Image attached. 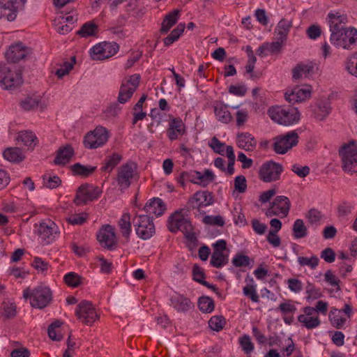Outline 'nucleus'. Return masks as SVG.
Segmentation results:
<instances>
[{"label": "nucleus", "instance_id": "obj_55", "mask_svg": "<svg viewBox=\"0 0 357 357\" xmlns=\"http://www.w3.org/2000/svg\"><path fill=\"white\" fill-rule=\"evenodd\" d=\"M243 292L245 296L249 297L254 303L259 302V297L256 291V287L253 284H248L243 287Z\"/></svg>", "mask_w": 357, "mask_h": 357}, {"label": "nucleus", "instance_id": "obj_52", "mask_svg": "<svg viewBox=\"0 0 357 357\" xmlns=\"http://www.w3.org/2000/svg\"><path fill=\"white\" fill-rule=\"evenodd\" d=\"M305 289L307 295L306 298L308 301L317 299L322 296L320 289L316 288L315 286L310 282H307Z\"/></svg>", "mask_w": 357, "mask_h": 357}, {"label": "nucleus", "instance_id": "obj_62", "mask_svg": "<svg viewBox=\"0 0 357 357\" xmlns=\"http://www.w3.org/2000/svg\"><path fill=\"white\" fill-rule=\"evenodd\" d=\"M353 205L346 201L340 203L337 206V213L339 217H345L351 213Z\"/></svg>", "mask_w": 357, "mask_h": 357}, {"label": "nucleus", "instance_id": "obj_6", "mask_svg": "<svg viewBox=\"0 0 357 357\" xmlns=\"http://www.w3.org/2000/svg\"><path fill=\"white\" fill-rule=\"evenodd\" d=\"M214 179L215 174L211 170L206 169L204 170V174L194 170L182 172L177 178V182L181 184L182 187L185 186V181L199 184L202 187H206L209 183L213 182Z\"/></svg>", "mask_w": 357, "mask_h": 357}, {"label": "nucleus", "instance_id": "obj_48", "mask_svg": "<svg viewBox=\"0 0 357 357\" xmlns=\"http://www.w3.org/2000/svg\"><path fill=\"white\" fill-rule=\"evenodd\" d=\"M62 325V322L59 320H56L52 322L47 328V333L50 338L54 341H60L62 339V335L56 331Z\"/></svg>", "mask_w": 357, "mask_h": 357}, {"label": "nucleus", "instance_id": "obj_21", "mask_svg": "<svg viewBox=\"0 0 357 357\" xmlns=\"http://www.w3.org/2000/svg\"><path fill=\"white\" fill-rule=\"evenodd\" d=\"M132 178L133 168L132 163L127 162L119 169L116 181L121 190L130 187Z\"/></svg>", "mask_w": 357, "mask_h": 357}, {"label": "nucleus", "instance_id": "obj_47", "mask_svg": "<svg viewBox=\"0 0 357 357\" xmlns=\"http://www.w3.org/2000/svg\"><path fill=\"white\" fill-rule=\"evenodd\" d=\"M43 185L49 189H54L61 184V178L56 175L45 174L43 176Z\"/></svg>", "mask_w": 357, "mask_h": 357}, {"label": "nucleus", "instance_id": "obj_37", "mask_svg": "<svg viewBox=\"0 0 357 357\" xmlns=\"http://www.w3.org/2000/svg\"><path fill=\"white\" fill-rule=\"evenodd\" d=\"M118 225L120 227L123 236L126 239H128L132 231L130 213H123L119 220Z\"/></svg>", "mask_w": 357, "mask_h": 357}, {"label": "nucleus", "instance_id": "obj_1", "mask_svg": "<svg viewBox=\"0 0 357 357\" xmlns=\"http://www.w3.org/2000/svg\"><path fill=\"white\" fill-rule=\"evenodd\" d=\"M327 20L331 32V43L337 48L352 50L357 45V29L353 26H347V15L340 12L329 13Z\"/></svg>", "mask_w": 357, "mask_h": 357}, {"label": "nucleus", "instance_id": "obj_38", "mask_svg": "<svg viewBox=\"0 0 357 357\" xmlns=\"http://www.w3.org/2000/svg\"><path fill=\"white\" fill-rule=\"evenodd\" d=\"M96 169V167L85 166L79 162L75 163L71 166L73 175L81 176L82 177H88L90 174L93 173Z\"/></svg>", "mask_w": 357, "mask_h": 357}, {"label": "nucleus", "instance_id": "obj_27", "mask_svg": "<svg viewBox=\"0 0 357 357\" xmlns=\"http://www.w3.org/2000/svg\"><path fill=\"white\" fill-rule=\"evenodd\" d=\"M171 304L178 312H185L194 307L190 300L183 295L175 294L170 298Z\"/></svg>", "mask_w": 357, "mask_h": 357}, {"label": "nucleus", "instance_id": "obj_7", "mask_svg": "<svg viewBox=\"0 0 357 357\" xmlns=\"http://www.w3.org/2000/svg\"><path fill=\"white\" fill-rule=\"evenodd\" d=\"M268 114L272 120L284 126L297 123L300 119V113L296 108L275 107L268 109Z\"/></svg>", "mask_w": 357, "mask_h": 357}, {"label": "nucleus", "instance_id": "obj_3", "mask_svg": "<svg viewBox=\"0 0 357 357\" xmlns=\"http://www.w3.org/2000/svg\"><path fill=\"white\" fill-rule=\"evenodd\" d=\"M182 211L183 209L176 211L169 217L167 228L172 233L182 231L189 241L195 243L197 241V237L193 232V227L190 221L184 218Z\"/></svg>", "mask_w": 357, "mask_h": 357}, {"label": "nucleus", "instance_id": "obj_45", "mask_svg": "<svg viewBox=\"0 0 357 357\" xmlns=\"http://www.w3.org/2000/svg\"><path fill=\"white\" fill-rule=\"evenodd\" d=\"M198 307L204 313H210L214 310V301L208 296H202L198 300Z\"/></svg>", "mask_w": 357, "mask_h": 357}, {"label": "nucleus", "instance_id": "obj_23", "mask_svg": "<svg viewBox=\"0 0 357 357\" xmlns=\"http://www.w3.org/2000/svg\"><path fill=\"white\" fill-rule=\"evenodd\" d=\"M185 124L180 118L172 117L169 122V127L167 130V135L171 140H175L185 133Z\"/></svg>", "mask_w": 357, "mask_h": 357}, {"label": "nucleus", "instance_id": "obj_35", "mask_svg": "<svg viewBox=\"0 0 357 357\" xmlns=\"http://www.w3.org/2000/svg\"><path fill=\"white\" fill-rule=\"evenodd\" d=\"M342 311L333 307L329 313L328 318L332 326L337 329L342 328L347 321V318L341 315Z\"/></svg>", "mask_w": 357, "mask_h": 357}, {"label": "nucleus", "instance_id": "obj_36", "mask_svg": "<svg viewBox=\"0 0 357 357\" xmlns=\"http://www.w3.org/2000/svg\"><path fill=\"white\" fill-rule=\"evenodd\" d=\"M292 26V23L286 19H282L278 24L275 33L277 34V38L286 42L288 33Z\"/></svg>", "mask_w": 357, "mask_h": 357}, {"label": "nucleus", "instance_id": "obj_43", "mask_svg": "<svg viewBox=\"0 0 357 357\" xmlns=\"http://www.w3.org/2000/svg\"><path fill=\"white\" fill-rule=\"evenodd\" d=\"M228 261L227 256L223 252L213 251L211 257L210 264L213 267L222 268Z\"/></svg>", "mask_w": 357, "mask_h": 357}, {"label": "nucleus", "instance_id": "obj_44", "mask_svg": "<svg viewBox=\"0 0 357 357\" xmlns=\"http://www.w3.org/2000/svg\"><path fill=\"white\" fill-rule=\"evenodd\" d=\"M292 230L294 232V236L296 239L304 238L307 234V229L305 225L303 220L301 219H297L295 220Z\"/></svg>", "mask_w": 357, "mask_h": 357}, {"label": "nucleus", "instance_id": "obj_42", "mask_svg": "<svg viewBox=\"0 0 357 357\" xmlns=\"http://www.w3.org/2000/svg\"><path fill=\"white\" fill-rule=\"evenodd\" d=\"M313 66L312 64H298L292 70V77L294 79H300L303 75L307 76L313 70Z\"/></svg>", "mask_w": 357, "mask_h": 357}, {"label": "nucleus", "instance_id": "obj_17", "mask_svg": "<svg viewBox=\"0 0 357 357\" xmlns=\"http://www.w3.org/2000/svg\"><path fill=\"white\" fill-rule=\"evenodd\" d=\"M97 239L104 248L109 250L114 249L116 240L114 227L110 225L102 226L97 234Z\"/></svg>", "mask_w": 357, "mask_h": 357}, {"label": "nucleus", "instance_id": "obj_4", "mask_svg": "<svg viewBox=\"0 0 357 357\" xmlns=\"http://www.w3.org/2000/svg\"><path fill=\"white\" fill-rule=\"evenodd\" d=\"M355 141L343 144L339 149V156L341 158L342 170L353 174L357 172V149Z\"/></svg>", "mask_w": 357, "mask_h": 357}, {"label": "nucleus", "instance_id": "obj_50", "mask_svg": "<svg viewBox=\"0 0 357 357\" xmlns=\"http://www.w3.org/2000/svg\"><path fill=\"white\" fill-rule=\"evenodd\" d=\"M64 281L68 286L77 287L82 284V278L75 272H70L65 275Z\"/></svg>", "mask_w": 357, "mask_h": 357}, {"label": "nucleus", "instance_id": "obj_61", "mask_svg": "<svg viewBox=\"0 0 357 357\" xmlns=\"http://www.w3.org/2000/svg\"><path fill=\"white\" fill-rule=\"evenodd\" d=\"M209 146L215 153L224 155L226 145L225 143L221 142L217 137H213L211 139Z\"/></svg>", "mask_w": 357, "mask_h": 357}, {"label": "nucleus", "instance_id": "obj_34", "mask_svg": "<svg viewBox=\"0 0 357 357\" xmlns=\"http://www.w3.org/2000/svg\"><path fill=\"white\" fill-rule=\"evenodd\" d=\"M3 158L11 162H20L24 158L21 149L17 147L7 148L3 153Z\"/></svg>", "mask_w": 357, "mask_h": 357}, {"label": "nucleus", "instance_id": "obj_2", "mask_svg": "<svg viewBox=\"0 0 357 357\" xmlns=\"http://www.w3.org/2000/svg\"><path fill=\"white\" fill-rule=\"evenodd\" d=\"M23 82L22 72L11 63L0 64V86L5 90H15Z\"/></svg>", "mask_w": 357, "mask_h": 357}, {"label": "nucleus", "instance_id": "obj_56", "mask_svg": "<svg viewBox=\"0 0 357 357\" xmlns=\"http://www.w3.org/2000/svg\"><path fill=\"white\" fill-rule=\"evenodd\" d=\"M17 139L21 141L25 146H31L35 139L37 141V137L32 132L25 131L19 134Z\"/></svg>", "mask_w": 357, "mask_h": 357}, {"label": "nucleus", "instance_id": "obj_18", "mask_svg": "<svg viewBox=\"0 0 357 357\" xmlns=\"http://www.w3.org/2000/svg\"><path fill=\"white\" fill-rule=\"evenodd\" d=\"M119 49V46L116 43L104 42L93 46L91 50L96 56L95 59L102 60L114 55Z\"/></svg>", "mask_w": 357, "mask_h": 357}, {"label": "nucleus", "instance_id": "obj_46", "mask_svg": "<svg viewBox=\"0 0 357 357\" xmlns=\"http://www.w3.org/2000/svg\"><path fill=\"white\" fill-rule=\"evenodd\" d=\"M331 109V107L328 100L319 101L317 103V117L321 121L324 120L328 115Z\"/></svg>", "mask_w": 357, "mask_h": 357}, {"label": "nucleus", "instance_id": "obj_24", "mask_svg": "<svg viewBox=\"0 0 357 357\" xmlns=\"http://www.w3.org/2000/svg\"><path fill=\"white\" fill-rule=\"evenodd\" d=\"M236 144L240 149L252 151L257 146V140L249 132H240L236 135Z\"/></svg>", "mask_w": 357, "mask_h": 357}, {"label": "nucleus", "instance_id": "obj_12", "mask_svg": "<svg viewBox=\"0 0 357 357\" xmlns=\"http://www.w3.org/2000/svg\"><path fill=\"white\" fill-rule=\"evenodd\" d=\"M75 314L83 324L91 326L99 319L93 304L87 301H82L77 306Z\"/></svg>", "mask_w": 357, "mask_h": 357}, {"label": "nucleus", "instance_id": "obj_40", "mask_svg": "<svg viewBox=\"0 0 357 357\" xmlns=\"http://www.w3.org/2000/svg\"><path fill=\"white\" fill-rule=\"evenodd\" d=\"M298 321L302 324L303 326L307 329H313L318 327L321 324V321L318 316H305L299 315Z\"/></svg>", "mask_w": 357, "mask_h": 357}, {"label": "nucleus", "instance_id": "obj_29", "mask_svg": "<svg viewBox=\"0 0 357 357\" xmlns=\"http://www.w3.org/2000/svg\"><path fill=\"white\" fill-rule=\"evenodd\" d=\"M272 204L280 212L281 218H285L288 215L291 206V202L288 197L282 195L277 196L272 202Z\"/></svg>", "mask_w": 357, "mask_h": 357}, {"label": "nucleus", "instance_id": "obj_60", "mask_svg": "<svg viewBox=\"0 0 357 357\" xmlns=\"http://www.w3.org/2000/svg\"><path fill=\"white\" fill-rule=\"evenodd\" d=\"M235 190L239 193H243L247 190V181L244 176H237L234 179Z\"/></svg>", "mask_w": 357, "mask_h": 357}, {"label": "nucleus", "instance_id": "obj_5", "mask_svg": "<svg viewBox=\"0 0 357 357\" xmlns=\"http://www.w3.org/2000/svg\"><path fill=\"white\" fill-rule=\"evenodd\" d=\"M23 296L26 299H30V304L32 307L39 309L47 306L52 299L50 289L44 286H38L32 291L26 289L23 292Z\"/></svg>", "mask_w": 357, "mask_h": 357}, {"label": "nucleus", "instance_id": "obj_51", "mask_svg": "<svg viewBox=\"0 0 357 357\" xmlns=\"http://www.w3.org/2000/svg\"><path fill=\"white\" fill-rule=\"evenodd\" d=\"M40 100L36 97H26L20 102L21 107L24 110H31L38 107Z\"/></svg>", "mask_w": 357, "mask_h": 357}, {"label": "nucleus", "instance_id": "obj_33", "mask_svg": "<svg viewBox=\"0 0 357 357\" xmlns=\"http://www.w3.org/2000/svg\"><path fill=\"white\" fill-rule=\"evenodd\" d=\"M122 156L118 153H113L107 156L104 160V164L101 167V171L106 173H110L121 161Z\"/></svg>", "mask_w": 357, "mask_h": 357}, {"label": "nucleus", "instance_id": "obj_11", "mask_svg": "<svg viewBox=\"0 0 357 357\" xmlns=\"http://www.w3.org/2000/svg\"><path fill=\"white\" fill-rule=\"evenodd\" d=\"M102 190L97 186L87 183L82 185L77 190L74 203L77 206L84 205L88 202L97 199L100 196Z\"/></svg>", "mask_w": 357, "mask_h": 357}, {"label": "nucleus", "instance_id": "obj_32", "mask_svg": "<svg viewBox=\"0 0 357 357\" xmlns=\"http://www.w3.org/2000/svg\"><path fill=\"white\" fill-rule=\"evenodd\" d=\"M180 10H174L168 13L164 18L160 28V33H167L170 29L177 22L179 17Z\"/></svg>", "mask_w": 357, "mask_h": 357}, {"label": "nucleus", "instance_id": "obj_14", "mask_svg": "<svg viewBox=\"0 0 357 357\" xmlns=\"http://www.w3.org/2000/svg\"><path fill=\"white\" fill-rule=\"evenodd\" d=\"M282 172L283 167L281 164L269 161L260 167L259 177L264 182L271 183L279 180Z\"/></svg>", "mask_w": 357, "mask_h": 357}, {"label": "nucleus", "instance_id": "obj_26", "mask_svg": "<svg viewBox=\"0 0 357 357\" xmlns=\"http://www.w3.org/2000/svg\"><path fill=\"white\" fill-rule=\"evenodd\" d=\"M144 210L149 214H154L157 217L161 216L166 210L164 202L158 197L150 199L144 206Z\"/></svg>", "mask_w": 357, "mask_h": 357}, {"label": "nucleus", "instance_id": "obj_41", "mask_svg": "<svg viewBox=\"0 0 357 357\" xmlns=\"http://www.w3.org/2000/svg\"><path fill=\"white\" fill-rule=\"evenodd\" d=\"M185 25L184 23H180L174 29L169 36L164 38V44L165 46H169L176 41L181 34L183 33Z\"/></svg>", "mask_w": 357, "mask_h": 357}, {"label": "nucleus", "instance_id": "obj_53", "mask_svg": "<svg viewBox=\"0 0 357 357\" xmlns=\"http://www.w3.org/2000/svg\"><path fill=\"white\" fill-rule=\"evenodd\" d=\"M121 108L118 102H114L108 106L104 111L105 117L107 119H112L118 116Z\"/></svg>", "mask_w": 357, "mask_h": 357}, {"label": "nucleus", "instance_id": "obj_20", "mask_svg": "<svg viewBox=\"0 0 357 357\" xmlns=\"http://www.w3.org/2000/svg\"><path fill=\"white\" fill-rule=\"evenodd\" d=\"M214 202L212 192L208 191H198L195 192L188 202V204L192 208L200 209L202 207L208 206Z\"/></svg>", "mask_w": 357, "mask_h": 357}, {"label": "nucleus", "instance_id": "obj_58", "mask_svg": "<svg viewBox=\"0 0 357 357\" xmlns=\"http://www.w3.org/2000/svg\"><path fill=\"white\" fill-rule=\"evenodd\" d=\"M285 41L277 38V40L272 43H266L268 52L271 54H278L281 52L282 45Z\"/></svg>", "mask_w": 357, "mask_h": 357}, {"label": "nucleus", "instance_id": "obj_15", "mask_svg": "<svg viewBox=\"0 0 357 357\" xmlns=\"http://www.w3.org/2000/svg\"><path fill=\"white\" fill-rule=\"evenodd\" d=\"M108 132L103 127H97L88 132L84 139V145L87 149H96L102 146L108 140Z\"/></svg>", "mask_w": 357, "mask_h": 357}, {"label": "nucleus", "instance_id": "obj_9", "mask_svg": "<svg viewBox=\"0 0 357 357\" xmlns=\"http://www.w3.org/2000/svg\"><path fill=\"white\" fill-rule=\"evenodd\" d=\"M298 134L296 130L273 138V150L278 154H284L298 143Z\"/></svg>", "mask_w": 357, "mask_h": 357}, {"label": "nucleus", "instance_id": "obj_19", "mask_svg": "<svg viewBox=\"0 0 357 357\" xmlns=\"http://www.w3.org/2000/svg\"><path fill=\"white\" fill-rule=\"evenodd\" d=\"M30 50L22 43L18 42L11 45L6 52V59L12 63H17L24 59L29 53Z\"/></svg>", "mask_w": 357, "mask_h": 357}, {"label": "nucleus", "instance_id": "obj_39", "mask_svg": "<svg viewBox=\"0 0 357 357\" xmlns=\"http://www.w3.org/2000/svg\"><path fill=\"white\" fill-rule=\"evenodd\" d=\"M98 26L93 22H87L84 24L81 29L77 32V34L82 38H88L95 36L98 33Z\"/></svg>", "mask_w": 357, "mask_h": 357}, {"label": "nucleus", "instance_id": "obj_49", "mask_svg": "<svg viewBox=\"0 0 357 357\" xmlns=\"http://www.w3.org/2000/svg\"><path fill=\"white\" fill-rule=\"evenodd\" d=\"M298 262L301 266H308L311 269H315L318 266L319 259L316 255L311 257H298Z\"/></svg>", "mask_w": 357, "mask_h": 357}, {"label": "nucleus", "instance_id": "obj_25", "mask_svg": "<svg viewBox=\"0 0 357 357\" xmlns=\"http://www.w3.org/2000/svg\"><path fill=\"white\" fill-rule=\"evenodd\" d=\"M75 152L72 146L66 144L57 150L54 162L57 165H65L70 162Z\"/></svg>", "mask_w": 357, "mask_h": 357}, {"label": "nucleus", "instance_id": "obj_57", "mask_svg": "<svg viewBox=\"0 0 357 357\" xmlns=\"http://www.w3.org/2000/svg\"><path fill=\"white\" fill-rule=\"evenodd\" d=\"M225 321L222 317L213 316L208 321L209 327L215 331L222 329Z\"/></svg>", "mask_w": 357, "mask_h": 357}, {"label": "nucleus", "instance_id": "obj_30", "mask_svg": "<svg viewBox=\"0 0 357 357\" xmlns=\"http://www.w3.org/2000/svg\"><path fill=\"white\" fill-rule=\"evenodd\" d=\"M192 276L195 281L200 283L208 289H211L214 292L218 293V289L215 285L210 284L204 280L206 275L204 272V270L198 264H195L192 267Z\"/></svg>", "mask_w": 357, "mask_h": 357}, {"label": "nucleus", "instance_id": "obj_8", "mask_svg": "<svg viewBox=\"0 0 357 357\" xmlns=\"http://www.w3.org/2000/svg\"><path fill=\"white\" fill-rule=\"evenodd\" d=\"M136 234L143 240L151 238L155 233L153 218L149 215H137L132 219Z\"/></svg>", "mask_w": 357, "mask_h": 357}, {"label": "nucleus", "instance_id": "obj_31", "mask_svg": "<svg viewBox=\"0 0 357 357\" xmlns=\"http://www.w3.org/2000/svg\"><path fill=\"white\" fill-rule=\"evenodd\" d=\"M343 66L348 75L357 78V51L346 57Z\"/></svg>", "mask_w": 357, "mask_h": 357}, {"label": "nucleus", "instance_id": "obj_64", "mask_svg": "<svg viewBox=\"0 0 357 357\" xmlns=\"http://www.w3.org/2000/svg\"><path fill=\"white\" fill-rule=\"evenodd\" d=\"M291 171L301 178H305L310 174V167L307 165L301 166L298 164H294L291 167Z\"/></svg>", "mask_w": 357, "mask_h": 357}, {"label": "nucleus", "instance_id": "obj_54", "mask_svg": "<svg viewBox=\"0 0 357 357\" xmlns=\"http://www.w3.org/2000/svg\"><path fill=\"white\" fill-rule=\"evenodd\" d=\"M232 264L236 267H246L250 264V259L248 256L243 254H237L232 259Z\"/></svg>", "mask_w": 357, "mask_h": 357}, {"label": "nucleus", "instance_id": "obj_63", "mask_svg": "<svg viewBox=\"0 0 357 357\" xmlns=\"http://www.w3.org/2000/svg\"><path fill=\"white\" fill-rule=\"evenodd\" d=\"M287 284L288 285L289 289L294 293H299L303 290V288L302 282L296 278L288 279L287 280Z\"/></svg>", "mask_w": 357, "mask_h": 357}, {"label": "nucleus", "instance_id": "obj_13", "mask_svg": "<svg viewBox=\"0 0 357 357\" xmlns=\"http://www.w3.org/2000/svg\"><path fill=\"white\" fill-rule=\"evenodd\" d=\"M139 75L134 74L122 82L118 96L119 103L125 104L131 98L139 86Z\"/></svg>", "mask_w": 357, "mask_h": 357}, {"label": "nucleus", "instance_id": "obj_10", "mask_svg": "<svg viewBox=\"0 0 357 357\" xmlns=\"http://www.w3.org/2000/svg\"><path fill=\"white\" fill-rule=\"evenodd\" d=\"M26 0H0V20L13 22L20 11L24 9Z\"/></svg>", "mask_w": 357, "mask_h": 357}, {"label": "nucleus", "instance_id": "obj_22", "mask_svg": "<svg viewBox=\"0 0 357 357\" xmlns=\"http://www.w3.org/2000/svg\"><path fill=\"white\" fill-rule=\"evenodd\" d=\"M312 88L310 86L295 87L290 93H285V99L289 102L304 101L311 96Z\"/></svg>", "mask_w": 357, "mask_h": 357}, {"label": "nucleus", "instance_id": "obj_59", "mask_svg": "<svg viewBox=\"0 0 357 357\" xmlns=\"http://www.w3.org/2000/svg\"><path fill=\"white\" fill-rule=\"evenodd\" d=\"M203 222L206 225H218L222 227L225 225V220L220 215H206L203 218Z\"/></svg>", "mask_w": 357, "mask_h": 357}, {"label": "nucleus", "instance_id": "obj_16", "mask_svg": "<svg viewBox=\"0 0 357 357\" xmlns=\"http://www.w3.org/2000/svg\"><path fill=\"white\" fill-rule=\"evenodd\" d=\"M36 232L39 237L46 243H50L55 238L58 233V227L56 224L48 220L47 222H42L39 225H36Z\"/></svg>", "mask_w": 357, "mask_h": 357}, {"label": "nucleus", "instance_id": "obj_28", "mask_svg": "<svg viewBox=\"0 0 357 357\" xmlns=\"http://www.w3.org/2000/svg\"><path fill=\"white\" fill-rule=\"evenodd\" d=\"M214 113L218 121L223 123H229L232 120L227 105L222 102H217L214 105Z\"/></svg>", "mask_w": 357, "mask_h": 357}]
</instances>
